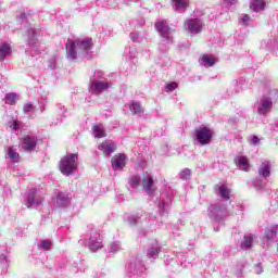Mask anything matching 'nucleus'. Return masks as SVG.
<instances>
[{
	"mask_svg": "<svg viewBox=\"0 0 278 278\" xmlns=\"http://www.w3.org/2000/svg\"><path fill=\"white\" fill-rule=\"evenodd\" d=\"M23 112H25L26 114H28L29 112H34V104H25L23 106Z\"/></svg>",
	"mask_w": 278,
	"mask_h": 278,
	"instance_id": "29",
	"label": "nucleus"
},
{
	"mask_svg": "<svg viewBox=\"0 0 278 278\" xmlns=\"http://www.w3.org/2000/svg\"><path fill=\"white\" fill-rule=\"evenodd\" d=\"M252 140L254 144H257L260 142V138L257 136H253Z\"/></svg>",
	"mask_w": 278,
	"mask_h": 278,
	"instance_id": "37",
	"label": "nucleus"
},
{
	"mask_svg": "<svg viewBox=\"0 0 278 278\" xmlns=\"http://www.w3.org/2000/svg\"><path fill=\"white\" fill-rule=\"evenodd\" d=\"M99 249H103V242L101 241H94L90 243V250L93 251V253L96 251H99Z\"/></svg>",
	"mask_w": 278,
	"mask_h": 278,
	"instance_id": "27",
	"label": "nucleus"
},
{
	"mask_svg": "<svg viewBox=\"0 0 278 278\" xmlns=\"http://www.w3.org/2000/svg\"><path fill=\"white\" fill-rule=\"evenodd\" d=\"M35 201H36V191H30L27 198V203H26L27 207H31Z\"/></svg>",
	"mask_w": 278,
	"mask_h": 278,
	"instance_id": "26",
	"label": "nucleus"
},
{
	"mask_svg": "<svg viewBox=\"0 0 278 278\" xmlns=\"http://www.w3.org/2000/svg\"><path fill=\"white\" fill-rule=\"evenodd\" d=\"M188 174L190 175V170H188Z\"/></svg>",
	"mask_w": 278,
	"mask_h": 278,
	"instance_id": "40",
	"label": "nucleus"
},
{
	"mask_svg": "<svg viewBox=\"0 0 278 278\" xmlns=\"http://www.w3.org/2000/svg\"><path fill=\"white\" fill-rule=\"evenodd\" d=\"M265 9H266V1L264 0H253L250 3V10H252V12H260Z\"/></svg>",
	"mask_w": 278,
	"mask_h": 278,
	"instance_id": "14",
	"label": "nucleus"
},
{
	"mask_svg": "<svg viewBox=\"0 0 278 278\" xmlns=\"http://www.w3.org/2000/svg\"><path fill=\"white\" fill-rule=\"evenodd\" d=\"M142 190H146L149 197L153 194L157 190V187H155V180L152 178L151 175H146L142 178Z\"/></svg>",
	"mask_w": 278,
	"mask_h": 278,
	"instance_id": "8",
	"label": "nucleus"
},
{
	"mask_svg": "<svg viewBox=\"0 0 278 278\" xmlns=\"http://www.w3.org/2000/svg\"><path fill=\"white\" fill-rule=\"evenodd\" d=\"M130 38H131L132 42H136V40H138V37L136 34H130Z\"/></svg>",
	"mask_w": 278,
	"mask_h": 278,
	"instance_id": "36",
	"label": "nucleus"
},
{
	"mask_svg": "<svg viewBox=\"0 0 278 278\" xmlns=\"http://www.w3.org/2000/svg\"><path fill=\"white\" fill-rule=\"evenodd\" d=\"M277 230H278V226L277 225H275L274 227L267 229L265 231L266 240H275L277 238Z\"/></svg>",
	"mask_w": 278,
	"mask_h": 278,
	"instance_id": "21",
	"label": "nucleus"
},
{
	"mask_svg": "<svg viewBox=\"0 0 278 278\" xmlns=\"http://www.w3.org/2000/svg\"><path fill=\"white\" fill-rule=\"evenodd\" d=\"M91 88H94V90H97V92H101V90H108V88H110V83L93 81V83H91Z\"/></svg>",
	"mask_w": 278,
	"mask_h": 278,
	"instance_id": "18",
	"label": "nucleus"
},
{
	"mask_svg": "<svg viewBox=\"0 0 278 278\" xmlns=\"http://www.w3.org/2000/svg\"><path fill=\"white\" fill-rule=\"evenodd\" d=\"M225 205L223 204H217L213 206V212L216 213L218 210H224Z\"/></svg>",
	"mask_w": 278,
	"mask_h": 278,
	"instance_id": "33",
	"label": "nucleus"
},
{
	"mask_svg": "<svg viewBox=\"0 0 278 278\" xmlns=\"http://www.w3.org/2000/svg\"><path fill=\"white\" fill-rule=\"evenodd\" d=\"M9 151V157L13 161V162H21V154H18V152H16L15 149H13L12 147L8 148Z\"/></svg>",
	"mask_w": 278,
	"mask_h": 278,
	"instance_id": "22",
	"label": "nucleus"
},
{
	"mask_svg": "<svg viewBox=\"0 0 278 278\" xmlns=\"http://www.w3.org/2000/svg\"><path fill=\"white\" fill-rule=\"evenodd\" d=\"M24 151L30 152L38 146V137L31 135H25L22 139Z\"/></svg>",
	"mask_w": 278,
	"mask_h": 278,
	"instance_id": "7",
	"label": "nucleus"
},
{
	"mask_svg": "<svg viewBox=\"0 0 278 278\" xmlns=\"http://www.w3.org/2000/svg\"><path fill=\"white\" fill-rule=\"evenodd\" d=\"M154 27L162 38L170 40V27L168 26V22L165 20L159 21L154 24Z\"/></svg>",
	"mask_w": 278,
	"mask_h": 278,
	"instance_id": "5",
	"label": "nucleus"
},
{
	"mask_svg": "<svg viewBox=\"0 0 278 278\" xmlns=\"http://www.w3.org/2000/svg\"><path fill=\"white\" fill-rule=\"evenodd\" d=\"M256 268L258 269L257 273L262 271V266L261 265H256Z\"/></svg>",
	"mask_w": 278,
	"mask_h": 278,
	"instance_id": "38",
	"label": "nucleus"
},
{
	"mask_svg": "<svg viewBox=\"0 0 278 278\" xmlns=\"http://www.w3.org/2000/svg\"><path fill=\"white\" fill-rule=\"evenodd\" d=\"M273 108V100L270 98H265V100L262 102V108L258 109V114L262 116H266V113L268 110Z\"/></svg>",
	"mask_w": 278,
	"mask_h": 278,
	"instance_id": "15",
	"label": "nucleus"
},
{
	"mask_svg": "<svg viewBox=\"0 0 278 278\" xmlns=\"http://www.w3.org/2000/svg\"><path fill=\"white\" fill-rule=\"evenodd\" d=\"M194 134L199 144H201L202 147L210 144V142H212L214 138V130L204 125L195 128Z\"/></svg>",
	"mask_w": 278,
	"mask_h": 278,
	"instance_id": "3",
	"label": "nucleus"
},
{
	"mask_svg": "<svg viewBox=\"0 0 278 278\" xmlns=\"http://www.w3.org/2000/svg\"><path fill=\"white\" fill-rule=\"evenodd\" d=\"M111 164L112 166H114V168H125L127 164V155L118 154L116 156H113L111 160Z\"/></svg>",
	"mask_w": 278,
	"mask_h": 278,
	"instance_id": "10",
	"label": "nucleus"
},
{
	"mask_svg": "<svg viewBox=\"0 0 278 278\" xmlns=\"http://www.w3.org/2000/svg\"><path fill=\"white\" fill-rule=\"evenodd\" d=\"M79 166V154L72 153L59 162V170L62 173V175H65V177H70V175H73L75 170H77Z\"/></svg>",
	"mask_w": 278,
	"mask_h": 278,
	"instance_id": "2",
	"label": "nucleus"
},
{
	"mask_svg": "<svg viewBox=\"0 0 278 278\" xmlns=\"http://www.w3.org/2000/svg\"><path fill=\"white\" fill-rule=\"evenodd\" d=\"M200 62L201 64H204V66H214V64H216V56L203 54Z\"/></svg>",
	"mask_w": 278,
	"mask_h": 278,
	"instance_id": "17",
	"label": "nucleus"
},
{
	"mask_svg": "<svg viewBox=\"0 0 278 278\" xmlns=\"http://www.w3.org/2000/svg\"><path fill=\"white\" fill-rule=\"evenodd\" d=\"M253 235H244L243 240L240 243V249L242 251H249V249H253Z\"/></svg>",
	"mask_w": 278,
	"mask_h": 278,
	"instance_id": "12",
	"label": "nucleus"
},
{
	"mask_svg": "<svg viewBox=\"0 0 278 278\" xmlns=\"http://www.w3.org/2000/svg\"><path fill=\"white\" fill-rule=\"evenodd\" d=\"M173 1H174L175 10H186V8H188V5H190L188 3V1H186V0H173Z\"/></svg>",
	"mask_w": 278,
	"mask_h": 278,
	"instance_id": "23",
	"label": "nucleus"
},
{
	"mask_svg": "<svg viewBox=\"0 0 278 278\" xmlns=\"http://www.w3.org/2000/svg\"><path fill=\"white\" fill-rule=\"evenodd\" d=\"M41 249H45V251H49V249H51V241H42Z\"/></svg>",
	"mask_w": 278,
	"mask_h": 278,
	"instance_id": "32",
	"label": "nucleus"
},
{
	"mask_svg": "<svg viewBox=\"0 0 278 278\" xmlns=\"http://www.w3.org/2000/svg\"><path fill=\"white\" fill-rule=\"evenodd\" d=\"M218 190H219V194L222 197V199H224V201H229L230 199V192H229V189L227 187H218Z\"/></svg>",
	"mask_w": 278,
	"mask_h": 278,
	"instance_id": "24",
	"label": "nucleus"
},
{
	"mask_svg": "<svg viewBox=\"0 0 278 278\" xmlns=\"http://www.w3.org/2000/svg\"><path fill=\"white\" fill-rule=\"evenodd\" d=\"M242 25H249V23H251V17H249V15L244 14L242 17H241V21Z\"/></svg>",
	"mask_w": 278,
	"mask_h": 278,
	"instance_id": "31",
	"label": "nucleus"
},
{
	"mask_svg": "<svg viewBox=\"0 0 278 278\" xmlns=\"http://www.w3.org/2000/svg\"><path fill=\"white\" fill-rule=\"evenodd\" d=\"M141 178L140 176L136 175L128 179V184L131 187L140 186Z\"/></svg>",
	"mask_w": 278,
	"mask_h": 278,
	"instance_id": "25",
	"label": "nucleus"
},
{
	"mask_svg": "<svg viewBox=\"0 0 278 278\" xmlns=\"http://www.w3.org/2000/svg\"><path fill=\"white\" fill-rule=\"evenodd\" d=\"M184 29L189 34H201L203 31V21L200 18H187L184 23Z\"/></svg>",
	"mask_w": 278,
	"mask_h": 278,
	"instance_id": "4",
	"label": "nucleus"
},
{
	"mask_svg": "<svg viewBox=\"0 0 278 278\" xmlns=\"http://www.w3.org/2000/svg\"><path fill=\"white\" fill-rule=\"evenodd\" d=\"M258 175L261 177H270V163L269 162H263L261 167L258 168Z\"/></svg>",
	"mask_w": 278,
	"mask_h": 278,
	"instance_id": "16",
	"label": "nucleus"
},
{
	"mask_svg": "<svg viewBox=\"0 0 278 278\" xmlns=\"http://www.w3.org/2000/svg\"><path fill=\"white\" fill-rule=\"evenodd\" d=\"M98 149L99 151H102V155H104V157H110V154L116 151V142L113 140H103L98 146Z\"/></svg>",
	"mask_w": 278,
	"mask_h": 278,
	"instance_id": "6",
	"label": "nucleus"
},
{
	"mask_svg": "<svg viewBox=\"0 0 278 278\" xmlns=\"http://www.w3.org/2000/svg\"><path fill=\"white\" fill-rule=\"evenodd\" d=\"M91 129L94 138H98V139L108 138V132L105 131L103 124H96L92 126Z\"/></svg>",
	"mask_w": 278,
	"mask_h": 278,
	"instance_id": "11",
	"label": "nucleus"
},
{
	"mask_svg": "<svg viewBox=\"0 0 278 278\" xmlns=\"http://www.w3.org/2000/svg\"><path fill=\"white\" fill-rule=\"evenodd\" d=\"M92 47H94L92 38L76 39L75 41H70L66 45L67 55L71 58V60H77V55L79 58H86V55H89Z\"/></svg>",
	"mask_w": 278,
	"mask_h": 278,
	"instance_id": "1",
	"label": "nucleus"
},
{
	"mask_svg": "<svg viewBox=\"0 0 278 278\" xmlns=\"http://www.w3.org/2000/svg\"><path fill=\"white\" fill-rule=\"evenodd\" d=\"M10 129H21V125L18 124V121L14 119L9 125Z\"/></svg>",
	"mask_w": 278,
	"mask_h": 278,
	"instance_id": "30",
	"label": "nucleus"
},
{
	"mask_svg": "<svg viewBox=\"0 0 278 278\" xmlns=\"http://www.w3.org/2000/svg\"><path fill=\"white\" fill-rule=\"evenodd\" d=\"M235 164L240 170H244V173L251 170V165L249 164V159L247 156H237L235 159Z\"/></svg>",
	"mask_w": 278,
	"mask_h": 278,
	"instance_id": "9",
	"label": "nucleus"
},
{
	"mask_svg": "<svg viewBox=\"0 0 278 278\" xmlns=\"http://www.w3.org/2000/svg\"><path fill=\"white\" fill-rule=\"evenodd\" d=\"M58 200L59 201H66V197H64V193H59L58 194Z\"/></svg>",
	"mask_w": 278,
	"mask_h": 278,
	"instance_id": "35",
	"label": "nucleus"
},
{
	"mask_svg": "<svg viewBox=\"0 0 278 278\" xmlns=\"http://www.w3.org/2000/svg\"><path fill=\"white\" fill-rule=\"evenodd\" d=\"M129 110H130L131 114H134V115L142 114V112H144V109L142 108V104H140V102H136V101H132L130 103Z\"/></svg>",
	"mask_w": 278,
	"mask_h": 278,
	"instance_id": "19",
	"label": "nucleus"
},
{
	"mask_svg": "<svg viewBox=\"0 0 278 278\" xmlns=\"http://www.w3.org/2000/svg\"><path fill=\"white\" fill-rule=\"evenodd\" d=\"M224 3H227L228 5H236V3H238V0H224Z\"/></svg>",
	"mask_w": 278,
	"mask_h": 278,
	"instance_id": "34",
	"label": "nucleus"
},
{
	"mask_svg": "<svg viewBox=\"0 0 278 278\" xmlns=\"http://www.w3.org/2000/svg\"><path fill=\"white\" fill-rule=\"evenodd\" d=\"M149 255H151V257H153V255H155V252H153L152 254H149Z\"/></svg>",
	"mask_w": 278,
	"mask_h": 278,
	"instance_id": "39",
	"label": "nucleus"
},
{
	"mask_svg": "<svg viewBox=\"0 0 278 278\" xmlns=\"http://www.w3.org/2000/svg\"><path fill=\"white\" fill-rule=\"evenodd\" d=\"M166 88H167V92H173V90H177V88H179V85L175 81H172L166 85Z\"/></svg>",
	"mask_w": 278,
	"mask_h": 278,
	"instance_id": "28",
	"label": "nucleus"
},
{
	"mask_svg": "<svg viewBox=\"0 0 278 278\" xmlns=\"http://www.w3.org/2000/svg\"><path fill=\"white\" fill-rule=\"evenodd\" d=\"M16 101H18V94L15 92H10L5 94V103L7 105H16Z\"/></svg>",
	"mask_w": 278,
	"mask_h": 278,
	"instance_id": "20",
	"label": "nucleus"
},
{
	"mask_svg": "<svg viewBox=\"0 0 278 278\" xmlns=\"http://www.w3.org/2000/svg\"><path fill=\"white\" fill-rule=\"evenodd\" d=\"M8 55H12V47H10V43L3 42L0 45V62L5 60Z\"/></svg>",
	"mask_w": 278,
	"mask_h": 278,
	"instance_id": "13",
	"label": "nucleus"
}]
</instances>
